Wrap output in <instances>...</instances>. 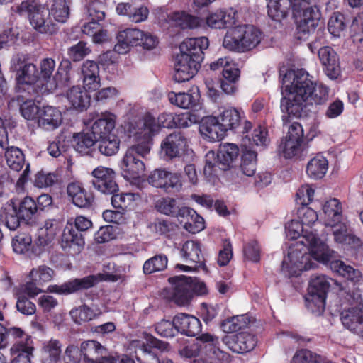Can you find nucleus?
Here are the masks:
<instances>
[{"instance_id": "33", "label": "nucleus", "mask_w": 363, "mask_h": 363, "mask_svg": "<svg viewBox=\"0 0 363 363\" xmlns=\"http://www.w3.org/2000/svg\"><path fill=\"white\" fill-rule=\"evenodd\" d=\"M83 358L86 363H101L107 356V349L96 340H86L81 343Z\"/></svg>"}, {"instance_id": "15", "label": "nucleus", "mask_w": 363, "mask_h": 363, "mask_svg": "<svg viewBox=\"0 0 363 363\" xmlns=\"http://www.w3.org/2000/svg\"><path fill=\"white\" fill-rule=\"evenodd\" d=\"M174 116L175 114L172 113H162L156 119L151 114L147 113L142 121L135 125L131 124L130 127L151 143L152 137L157 134L162 128H175Z\"/></svg>"}, {"instance_id": "29", "label": "nucleus", "mask_w": 363, "mask_h": 363, "mask_svg": "<svg viewBox=\"0 0 363 363\" xmlns=\"http://www.w3.org/2000/svg\"><path fill=\"white\" fill-rule=\"evenodd\" d=\"M318 56L326 75L332 79H337L340 74V66L333 49L329 46L323 47L318 50Z\"/></svg>"}, {"instance_id": "42", "label": "nucleus", "mask_w": 363, "mask_h": 363, "mask_svg": "<svg viewBox=\"0 0 363 363\" xmlns=\"http://www.w3.org/2000/svg\"><path fill=\"white\" fill-rule=\"evenodd\" d=\"M243 112L241 111L230 107L225 108L219 115L218 118L220 125L225 132L236 129L240 124L243 117Z\"/></svg>"}, {"instance_id": "8", "label": "nucleus", "mask_w": 363, "mask_h": 363, "mask_svg": "<svg viewBox=\"0 0 363 363\" xmlns=\"http://www.w3.org/2000/svg\"><path fill=\"white\" fill-rule=\"evenodd\" d=\"M11 69L16 72V89L19 92L40 93L39 71L27 56L17 55L11 60Z\"/></svg>"}, {"instance_id": "43", "label": "nucleus", "mask_w": 363, "mask_h": 363, "mask_svg": "<svg viewBox=\"0 0 363 363\" xmlns=\"http://www.w3.org/2000/svg\"><path fill=\"white\" fill-rule=\"evenodd\" d=\"M71 142L76 151L82 154H88L90 149L96 143V137L91 131L74 133Z\"/></svg>"}, {"instance_id": "51", "label": "nucleus", "mask_w": 363, "mask_h": 363, "mask_svg": "<svg viewBox=\"0 0 363 363\" xmlns=\"http://www.w3.org/2000/svg\"><path fill=\"white\" fill-rule=\"evenodd\" d=\"M133 344L135 347L140 348L143 352L147 354H150L153 348L164 350L167 347L166 342L159 340L147 333H143L140 339L135 340Z\"/></svg>"}, {"instance_id": "48", "label": "nucleus", "mask_w": 363, "mask_h": 363, "mask_svg": "<svg viewBox=\"0 0 363 363\" xmlns=\"http://www.w3.org/2000/svg\"><path fill=\"white\" fill-rule=\"evenodd\" d=\"M171 104L184 109L189 108L196 104L199 100L198 89L191 90L189 92H170L168 94Z\"/></svg>"}, {"instance_id": "37", "label": "nucleus", "mask_w": 363, "mask_h": 363, "mask_svg": "<svg viewBox=\"0 0 363 363\" xmlns=\"http://www.w3.org/2000/svg\"><path fill=\"white\" fill-rule=\"evenodd\" d=\"M297 0H269L267 4V13L270 18L280 22L284 19L289 11H294Z\"/></svg>"}, {"instance_id": "45", "label": "nucleus", "mask_w": 363, "mask_h": 363, "mask_svg": "<svg viewBox=\"0 0 363 363\" xmlns=\"http://www.w3.org/2000/svg\"><path fill=\"white\" fill-rule=\"evenodd\" d=\"M210 67L213 70L222 69L223 79H239L240 70L238 65L229 57L219 58L216 61L212 62Z\"/></svg>"}, {"instance_id": "34", "label": "nucleus", "mask_w": 363, "mask_h": 363, "mask_svg": "<svg viewBox=\"0 0 363 363\" xmlns=\"http://www.w3.org/2000/svg\"><path fill=\"white\" fill-rule=\"evenodd\" d=\"M116 116L109 111L101 113L91 125V129L96 138L115 133Z\"/></svg>"}, {"instance_id": "35", "label": "nucleus", "mask_w": 363, "mask_h": 363, "mask_svg": "<svg viewBox=\"0 0 363 363\" xmlns=\"http://www.w3.org/2000/svg\"><path fill=\"white\" fill-rule=\"evenodd\" d=\"M209 41L206 37L190 38L185 39L180 45L179 50L182 54L202 61L203 51L208 48Z\"/></svg>"}, {"instance_id": "64", "label": "nucleus", "mask_w": 363, "mask_h": 363, "mask_svg": "<svg viewBox=\"0 0 363 363\" xmlns=\"http://www.w3.org/2000/svg\"><path fill=\"white\" fill-rule=\"evenodd\" d=\"M344 16L340 13H334L328 23V31L335 37L340 36L345 29Z\"/></svg>"}, {"instance_id": "11", "label": "nucleus", "mask_w": 363, "mask_h": 363, "mask_svg": "<svg viewBox=\"0 0 363 363\" xmlns=\"http://www.w3.org/2000/svg\"><path fill=\"white\" fill-rule=\"evenodd\" d=\"M116 40L114 50L118 54H125L132 47L138 45L144 49L152 50L158 43L155 36L136 28H127L119 31Z\"/></svg>"}, {"instance_id": "12", "label": "nucleus", "mask_w": 363, "mask_h": 363, "mask_svg": "<svg viewBox=\"0 0 363 363\" xmlns=\"http://www.w3.org/2000/svg\"><path fill=\"white\" fill-rule=\"evenodd\" d=\"M331 281V279L322 274L311 278L305 301L306 308L315 315H321L325 311L327 293Z\"/></svg>"}, {"instance_id": "22", "label": "nucleus", "mask_w": 363, "mask_h": 363, "mask_svg": "<svg viewBox=\"0 0 363 363\" xmlns=\"http://www.w3.org/2000/svg\"><path fill=\"white\" fill-rule=\"evenodd\" d=\"M104 6L105 0H86L87 13L91 20L82 26L84 34L92 36L99 28V22L105 18Z\"/></svg>"}, {"instance_id": "39", "label": "nucleus", "mask_w": 363, "mask_h": 363, "mask_svg": "<svg viewBox=\"0 0 363 363\" xmlns=\"http://www.w3.org/2000/svg\"><path fill=\"white\" fill-rule=\"evenodd\" d=\"M67 194L72 203L79 208H89L94 201L92 194L85 190L79 183L69 184Z\"/></svg>"}, {"instance_id": "30", "label": "nucleus", "mask_w": 363, "mask_h": 363, "mask_svg": "<svg viewBox=\"0 0 363 363\" xmlns=\"http://www.w3.org/2000/svg\"><path fill=\"white\" fill-rule=\"evenodd\" d=\"M177 218L184 228L191 233H199L205 228L203 218L192 208H181Z\"/></svg>"}, {"instance_id": "63", "label": "nucleus", "mask_w": 363, "mask_h": 363, "mask_svg": "<svg viewBox=\"0 0 363 363\" xmlns=\"http://www.w3.org/2000/svg\"><path fill=\"white\" fill-rule=\"evenodd\" d=\"M174 118L176 123L175 128H188L200 121L199 116L192 112L175 114Z\"/></svg>"}, {"instance_id": "36", "label": "nucleus", "mask_w": 363, "mask_h": 363, "mask_svg": "<svg viewBox=\"0 0 363 363\" xmlns=\"http://www.w3.org/2000/svg\"><path fill=\"white\" fill-rule=\"evenodd\" d=\"M174 324L177 332L188 336H195L201 330L200 320L194 315L179 313L174 316Z\"/></svg>"}, {"instance_id": "7", "label": "nucleus", "mask_w": 363, "mask_h": 363, "mask_svg": "<svg viewBox=\"0 0 363 363\" xmlns=\"http://www.w3.org/2000/svg\"><path fill=\"white\" fill-rule=\"evenodd\" d=\"M16 12L26 16L33 29L42 34L52 35L57 30L48 13V7L38 0H26L16 6Z\"/></svg>"}, {"instance_id": "52", "label": "nucleus", "mask_w": 363, "mask_h": 363, "mask_svg": "<svg viewBox=\"0 0 363 363\" xmlns=\"http://www.w3.org/2000/svg\"><path fill=\"white\" fill-rule=\"evenodd\" d=\"M69 0H53L48 8V13L60 23H65L69 16Z\"/></svg>"}, {"instance_id": "19", "label": "nucleus", "mask_w": 363, "mask_h": 363, "mask_svg": "<svg viewBox=\"0 0 363 363\" xmlns=\"http://www.w3.org/2000/svg\"><path fill=\"white\" fill-rule=\"evenodd\" d=\"M303 143V129L302 125L293 123L289 128L286 135L279 145V151L285 158H293L302 151Z\"/></svg>"}, {"instance_id": "28", "label": "nucleus", "mask_w": 363, "mask_h": 363, "mask_svg": "<svg viewBox=\"0 0 363 363\" xmlns=\"http://www.w3.org/2000/svg\"><path fill=\"white\" fill-rule=\"evenodd\" d=\"M199 132L203 138L211 142L222 140L225 134L218 118L212 116L201 119L199 125Z\"/></svg>"}, {"instance_id": "60", "label": "nucleus", "mask_w": 363, "mask_h": 363, "mask_svg": "<svg viewBox=\"0 0 363 363\" xmlns=\"http://www.w3.org/2000/svg\"><path fill=\"white\" fill-rule=\"evenodd\" d=\"M247 325V318L245 315H237L225 320L221 324L223 332L232 333L236 332Z\"/></svg>"}, {"instance_id": "31", "label": "nucleus", "mask_w": 363, "mask_h": 363, "mask_svg": "<svg viewBox=\"0 0 363 363\" xmlns=\"http://www.w3.org/2000/svg\"><path fill=\"white\" fill-rule=\"evenodd\" d=\"M323 216L322 219L325 226L328 227L347 220L342 213L341 202L335 198L326 201L322 207Z\"/></svg>"}, {"instance_id": "3", "label": "nucleus", "mask_w": 363, "mask_h": 363, "mask_svg": "<svg viewBox=\"0 0 363 363\" xmlns=\"http://www.w3.org/2000/svg\"><path fill=\"white\" fill-rule=\"evenodd\" d=\"M127 135L133 145L125 151L120 162L121 174L126 180H133L143 175L145 166L141 158L150 152L151 143L129 126Z\"/></svg>"}, {"instance_id": "5", "label": "nucleus", "mask_w": 363, "mask_h": 363, "mask_svg": "<svg viewBox=\"0 0 363 363\" xmlns=\"http://www.w3.org/2000/svg\"><path fill=\"white\" fill-rule=\"evenodd\" d=\"M262 38V32L255 26L236 24L227 30L223 46L230 51L242 53L255 48Z\"/></svg>"}, {"instance_id": "2", "label": "nucleus", "mask_w": 363, "mask_h": 363, "mask_svg": "<svg viewBox=\"0 0 363 363\" xmlns=\"http://www.w3.org/2000/svg\"><path fill=\"white\" fill-rule=\"evenodd\" d=\"M282 84L281 109L285 123L291 116L300 118L306 115L308 106L321 104L328 97V88L322 84H314L303 69L287 71L282 78Z\"/></svg>"}, {"instance_id": "24", "label": "nucleus", "mask_w": 363, "mask_h": 363, "mask_svg": "<svg viewBox=\"0 0 363 363\" xmlns=\"http://www.w3.org/2000/svg\"><path fill=\"white\" fill-rule=\"evenodd\" d=\"M92 184L99 191L104 194H113L118 190V185L114 180V172L107 167H98L93 172Z\"/></svg>"}, {"instance_id": "54", "label": "nucleus", "mask_w": 363, "mask_h": 363, "mask_svg": "<svg viewBox=\"0 0 363 363\" xmlns=\"http://www.w3.org/2000/svg\"><path fill=\"white\" fill-rule=\"evenodd\" d=\"M38 210L36 201L30 196L22 199L17 205V211L22 221L27 224L33 222V218Z\"/></svg>"}, {"instance_id": "58", "label": "nucleus", "mask_w": 363, "mask_h": 363, "mask_svg": "<svg viewBox=\"0 0 363 363\" xmlns=\"http://www.w3.org/2000/svg\"><path fill=\"white\" fill-rule=\"evenodd\" d=\"M42 352L43 356L48 358L50 362H57L61 354L60 341L55 339L45 341L43 343Z\"/></svg>"}, {"instance_id": "32", "label": "nucleus", "mask_w": 363, "mask_h": 363, "mask_svg": "<svg viewBox=\"0 0 363 363\" xmlns=\"http://www.w3.org/2000/svg\"><path fill=\"white\" fill-rule=\"evenodd\" d=\"M330 227L333 228L335 242L351 247H356L361 245L359 238L351 233L347 220Z\"/></svg>"}, {"instance_id": "59", "label": "nucleus", "mask_w": 363, "mask_h": 363, "mask_svg": "<svg viewBox=\"0 0 363 363\" xmlns=\"http://www.w3.org/2000/svg\"><path fill=\"white\" fill-rule=\"evenodd\" d=\"M167 257L164 255H157L147 261L143 264V272L146 274L162 271L167 266Z\"/></svg>"}, {"instance_id": "27", "label": "nucleus", "mask_w": 363, "mask_h": 363, "mask_svg": "<svg viewBox=\"0 0 363 363\" xmlns=\"http://www.w3.org/2000/svg\"><path fill=\"white\" fill-rule=\"evenodd\" d=\"M84 241L82 235L73 228V224L68 221L65 225L61 238L62 249L72 254L79 253L83 249Z\"/></svg>"}, {"instance_id": "10", "label": "nucleus", "mask_w": 363, "mask_h": 363, "mask_svg": "<svg viewBox=\"0 0 363 363\" xmlns=\"http://www.w3.org/2000/svg\"><path fill=\"white\" fill-rule=\"evenodd\" d=\"M169 281L172 284L171 298L179 306L189 305L194 291L198 290V292L201 294L206 291V285L203 282H199L191 277L180 275L171 277Z\"/></svg>"}, {"instance_id": "4", "label": "nucleus", "mask_w": 363, "mask_h": 363, "mask_svg": "<svg viewBox=\"0 0 363 363\" xmlns=\"http://www.w3.org/2000/svg\"><path fill=\"white\" fill-rule=\"evenodd\" d=\"M218 343L217 337L203 333L181 349L179 354L183 357L196 358L195 363H228L230 356L218 347Z\"/></svg>"}, {"instance_id": "23", "label": "nucleus", "mask_w": 363, "mask_h": 363, "mask_svg": "<svg viewBox=\"0 0 363 363\" xmlns=\"http://www.w3.org/2000/svg\"><path fill=\"white\" fill-rule=\"evenodd\" d=\"M181 255L186 262L192 263L193 265H185L178 264L176 268L184 272L194 271L203 263V255L200 244L194 240L186 241L181 250Z\"/></svg>"}, {"instance_id": "21", "label": "nucleus", "mask_w": 363, "mask_h": 363, "mask_svg": "<svg viewBox=\"0 0 363 363\" xmlns=\"http://www.w3.org/2000/svg\"><path fill=\"white\" fill-rule=\"evenodd\" d=\"M237 18L238 12L234 9H219L208 13L206 23L213 29H230L236 25Z\"/></svg>"}, {"instance_id": "46", "label": "nucleus", "mask_w": 363, "mask_h": 363, "mask_svg": "<svg viewBox=\"0 0 363 363\" xmlns=\"http://www.w3.org/2000/svg\"><path fill=\"white\" fill-rule=\"evenodd\" d=\"M61 228L60 223L55 219H48L38 230V243L45 246L50 242L59 233Z\"/></svg>"}, {"instance_id": "62", "label": "nucleus", "mask_w": 363, "mask_h": 363, "mask_svg": "<svg viewBox=\"0 0 363 363\" xmlns=\"http://www.w3.org/2000/svg\"><path fill=\"white\" fill-rule=\"evenodd\" d=\"M32 244V238L29 235L19 234L16 235L12 240L13 251L18 254H24L30 250Z\"/></svg>"}, {"instance_id": "47", "label": "nucleus", "mask_w": 363, "mask_h": 363, "mask_svg": "<svg viewBox=\"0 0 363 363\" xmlns=\"http://www.w3.org/2000/svg\"><path fill=\"white\" fill-rule=\"evenodd\" d=\"M66 98L74 109L82 111L89 105V95L78 86L70 88L66 93Z\"/></svg>"}, {"instance_id": "18", "label": "nucleus", "mask_w": 363, "mask_h": 363, "mask_svg": "<svg viewBox=\"0 0 363 363\" xmlns=\"http://www.w3.org/2000/svg\"><path fill=\"white\" fill-rule=\"evenodd\" d=\"M55 275L54 270L46 265L33 268L28 274L29 281L22 286L23 293L30 298L36 296L43 291L40 286L52 281Z\"/></svg>"}, {"instance_id": "1", "label": "nucleus", "mask_w": 363, "mask_h": 363, "mask_svg": "<svg viewBox=\"0 0 363 363\" xmlns=\"http://www.w3.org/2000/svg\"><path fill=\"white\" fill-rule=\"evenodd\" d=\"M286 235L290 240L301 238L289 247L288 255L282 262V271L289 276L297 277L302 272L316 267L315 261L327 264L334 250L322 241L313 231L305 229L298 220H292L285 227Z\"/></svg>"}, {"instance_id": "38", "label": "nucleus", "mask_w": 363, "mask_h": 363, "mask_svg": "<svg viewBox=\"0 0 363 363\" xmlns=\"http://www.w3.org/2000/svg\"><path fill=\"white\" fill-rule=\"evenodd\" d=\"M335 258V252L333 255V257L327 264L325 265H329L331 270L339 275L346 278L351 281L354 284L359 283L362 279V272L356 269H354L350 265L345 264L340 259H334Z\"/></svg>"}, {"instance_id": "9", "label": "nucleus", "mask_w": 363, "mask_h": 363, "mask_svg": "<svg viewBox=\"0 0 363 363\" xmlns=\"http://www.w3.org/2000/svg\"><path fill=\"white\" fill-rule=\"evenodd\" d=\"M125 269L118 267L113 273H99L96 275H89L82 279H74L61 285H50L48 291L50 293L67 295L79 290L88 289L101 281H123L125 280Z\"/></svg>"}, {"instance_id": "6", "label": "nucleus", "mask_w": 363, "mask_h": 363, "mask_svg": "<svg viewBox=\"0 0 363 363\" xmlns=\"http://www.w3.org/2000/svg\"><path fill=\"white\" fill-rule=\"evenodd\" d=\"M55 61L52 58H44L39 63V80L40 93L48 94L66 86L70 80V63H61L53 75L55 69Z\"/></svg>"}, {"instance_id": "16", "label": "nucleus", "mask_w": 363, "mask_h": 363, "mask_svg": "<svg viewBox=\"0 0 363 363\" xmlns=\"http://www.w3.org/2000/svg\"><path fill=\"white\" fill-rule=\"evenodd\" d=\"M239 152L238 147L233 143L221 145L217 154L213 151L208 152L205 157L206 164L203 169L205 175L209 177L213 176L216 164L221 165L223 169L230 167L237 160Z\"/></svg>"}, {"instance_id": "26", "label": "nucleus", "mask_w": 363, "mask_h": 363, "mask_svg": "<svg viewBox=\"0 0 363 363\" xmlns=\"http://www.w3.org/2000/svg\"><path fill=\"white\" fill-rule=\"evenodd\" d=\"M223 342L229 350L236 353H245L252 350L257 342L254 335L245 332L225 335Z\"/></svg>"}, {"instance_id": "20", "label": "nucleus", "mask_w": 363, "mask_h": 363, "mask_svg": "<svg viewBox=\"0 0 363 363\" xmlns=\"http://www.w3.org/2000/svg\"><path fill=\"white\" fill-rule=\"evenodd\" d=\"M201 61L179 52L175 59L174 78L177 82L189 81L197 72Z\"/></svg>"}, {"instance_id": "41", "label": "nucleus", "mask_w": 363, "mask_h": 363, "mask_svg": "<svg viewBox=\"0 0 363 363\" xmlns=\"http://www.w3.org/2000/svg\"><path fill=\"white\" fill-rule=\"evenodd\" d=\"M169 23L182 29H194L200 27L202 20L184 11H176L168 16Z\"/></svg>"}, {"instance_id": "17", "label": "nucleus", "mask_w": 363, "mask_h": 363, "mask_svg": "<svg viewBox=\"0 0 363 363\" xmlns=\"http://www.w3.org/2000/svg\"><path fill=\"white\" fill-rule=\"evenodd\" d=\"M349 306L343 309L340 319L343 325L351 332L363 337V303L358 294L348 295Z\"/></svg>"}, {"instance_id": "14", "label": "nucleus", "mask_w": 363, "mask_h": 363, "mask_svg": "<svg viewBox=\"0 0 363 363\" xmlns=\"http://www.w3.org/2000/svg\"><path fill=\"white\" fill-rule=\"evenodd\" d=\"M160 155L165 160L182 158L186 162H193L195 155L189 147L187 138L179 131L168 135L160 144Z\"/></svg>"}, {"instance_id": "56", "label": "nucleus", "mask_w": 363, "mask_h": 363, "mask_svg": "<svg viewBox=\"0 0 363 363\" xmlns=\"http://www.w3.org/2000/svg\"><path fill=\"white\" fill-rule=\"evenodd\" d=\"M241 169L244 174L247 177L254 175L257 167V153L256 152L245 149L242 155Z\"/></svg>"}, {"instance_id": "61", "label": "nucleus", "mask_w": 363, "mask_h": 363, "mask_svg": "<svg viewBox=\"0 0 363 363\" xmlns=\"http://www.w3.org/2000/svg\"><path fill=\"white\" fill-rule=\"evenodd\" d=\"M155 207L157 210L165 215L176 216L179 213L180 208L177 206V201L174 199L167 197L159 199Z\"/></svg>"}, {"instance_id": "57", "label": "nucleus", "mask_w": 363, "mask_h": 363, "mask_svg": "<svg viewBox=\"0 0 363 363\" xmlns=\"http://www.w3.org/2000/svg\"><path fill=\"white\" fill-rule=\"evenodd\" d=\"M111 203L116 208L121 209L123 211L125 209L130 207L134 201L140 198L138 194L126 193V194H112Z\"/></svg>"}, {"instance_id": "44", "label": "nucleus", "mask_w": 363, "mask_h": 363, "mask_svg": "<svg viewBox=\"0 0 363 363\" xmlns=\"http://www.w3.org/2000/svg\"><path fill=\"white\" fill-rule=\"evenodd\" d=\"M328 169V161L327 158L321 154H318L308 162L306 173L310 178L318 179L325 175Z\"/></svg>"}, {"instance_id": "13", "label": "nucleus", "mask_w": 363, "mask_h": 363, "mask_svg": "<svg viewBox=\"0 0 363 363\" xmlns=\"http://www.w3.org/2000/svg\"><path fill=\"white\" fill-rule=\"evenodd\" d=\"M293 16L297 25V30L300 34L299 38L313 32L320 18L319 8L307 0L300 2L297 0L293 11Z\"/></svg>"}, {"instance_id": "50", "label": "nucleus", "mask_w": 363, "mask_h": 363, "mask_svg": "<svg viewBox=\"0 0 363 363\" xmlns=\"http://www.w3.org/2000/svg\"><path fill=\"white\" fill-rule=\"evenodd\" d=\"M102 311L96 306L91 308L86 305H82L71 310L69 314L72 320L78 324H82L98 318Z\"/></svg>"}, {"instance_id": "25", "label": "nucleus", "mask_w": 363, "mask_h": 363, "mask_svg": "<svg viewBox=\"0 0 363 363\" xmlns=\"http://www.w3.org/2000/svg\"><path fill=\"white\" fill-rule=\"evenodd\" d=\"M63 121L61 111L55 106H44L41 107L37 117L38 127L45 131H53L57 129Z\"/></svg>"}, {"instance_id": "53", "label": "nucleus", "mask_w": 363, "mask_h": 363, "mask_svg": "<svg viewBox=\"0 0 363 363\" xmlns=\"http://www.w3.org/2000/svg\"><path fill=\"white\" fill-rule=\"evenodd\" d=\"M33 350V345H30L29 340L26 345H13L10 350L11 363H30Z\"/></svg>"}, {"instance_id": "49", "label": "nucleus", "mask_w": 363, "mask_h": 363, "mask_svg": "<svg viewBox=\"0 0 363 363\" xmlns=\"http://www.w3.org/2000/svg\"><path fill=\"white\" fill-rule=\"evenodd\" d=\"M99 151L104 155L112 156L116 155L120 148L121 140L116 134H111L96 138Z\"/></svg>"}, {"instance_id": "55", "label": "nucleus", "mask_w": 363, "mask_h": 363, "mask_svg": "<svg viewBox=\"0 0 363 363\" xmlns=\"http://www.w3.org/2000/svg\"><path fill=\"white\" fill-rule=\"evenodd\" d=\"M5 157L7 165L14 171H20L24 165V155L18 147H9L5 152Z\"/></svg>"}, {"instance_id": "40", "label": "nucleus", "mask_w": 363, "mask_h": 363, "mask_svg": "<svg viewBox=\"0 0 363 363\" xmlns=\"http://www.w3.org/2000/svg\"><path fill=\"white\" fill-rule=\"evenodd\" d=\"M0 217L5 226L10 230H16L22 220L17 211V204L13 199H10L4 204L0 211Z\"/></svg>"}]
</instances>
